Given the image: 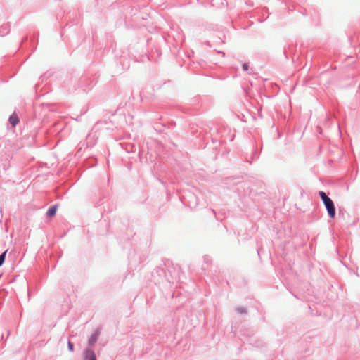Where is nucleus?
Segmentation results:
<instances>
[{"label":"nucleus","instance_id":"obj_1","mask_svg":"<svg viewBox=\"0 0 360 360\" xmlns=\"http://www.w3.org/2000/svg\"><path fill=\"white\" fill-rule=\"evenodd\" d=\"M324 205L327 209L328 215L331 218H334L335 215V209L334 203L332 201V200L330 199L327 202H326Z\"/></svg>","mask_w":360,"mask_h":360},{"label":"nucleus","instance_id":"obj_2","mask_svg":"<svg viewBox=\"0 0 360 360\" xmlns=\"http://www.w3.org/2000/svg\"><path fill=\"white\" fill-rule=\"evenodd\" d=\"M84 360H96L94 352L91 349L86 350Z\"/></svg>","mask_w":360,"mask_h":360},{"label":"nucleus","instance_id":"obj_3","mask_svg":"<svg viewBox=\"0 0 360 360\" xmlns=\"http://www.w3.org/2000/svg\"><path fill=\"white\" fill-rule=\"evenodd\" d=\"M56 210H57V206H56V205L50 207L47 211V213H46L47 216L49 217H53L56 214Z\"/></svg>","mask_w":360,"mask_h":360},{"label":"nucleus","instance_id":"obj_4","mask_svg":"<svg viewBox=\"0 0 360 360\" xmlns=\"http://www.w3.org/2000/svg\"><path fill=\"white\" fill-rule=\"evenodd\" d=\"M319 195L324 204L330 200V198L328 197L327 195L323 191H320Z\"/></svg>","mask_w":360,"mask_h":360},{"label":"nucleus","instance_id":"obj_5","mask_svg":"<svg viewBox=\"0 0 360 360\" xmlns=\"http://www.w3.org/2000/svg\"><path fill=\"white\" fill-rule=\"evenodd\" d=\"M9 120L13 126H15L18 122V118L16 115L11 116Z\"/></svg>","mask_w":360,"mask_h":360},{"label":"nucleus","instance_id":"obj_6","mask_svg":"<svg viewBox=\"0 0 360 360\" xmlns=\"http://www.w3.org/2000/svg\"><path fill=\"white\" fill-rule=\"evenodd\" d=\"M6 252H7V250H6L4 253H2L0 255V266H1L3 264V263L4 262Z\"/></svg>","mask_w":360,"mask_h":360},{"label":"nucleus","instance_id":"obj_7","mask_svg":"<svg viewBox=\"0 0 360 360\" xmlns=\"http://www.w3.org/2000/svg\"><path fill=\"white\" fill-rule=\"evenodd\" d=\"M69 349L72 352L73 351V344L71 342H68V343Z\"/></svg>","mask_w":360,"mask_h":360},{"label":"nucleus","instance_id":"obj_8","mask_svg":"<svg viewBox=\"0 0 360 360\" xmlns=\"http://www.w3.org/2000/svg\"><path fill=\"white\" fill-rule=\"evenodd\" d=\"M243 68L244 70H248V65L247 63H245L243 65Z\"/></svg>","mask_w":360,"mask_h":360}]
</instances>
